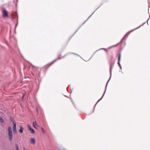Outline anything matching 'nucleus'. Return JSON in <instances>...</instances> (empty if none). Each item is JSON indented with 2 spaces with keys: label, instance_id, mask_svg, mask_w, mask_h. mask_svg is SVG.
<instances>
[{
  "label": "nucleus",
  "instance_id": "1",
  "mask_svg": "<svg viewBox=\"0 0 150 150\" xmlns=\"http://www.w3.org/2000/svg\"><path fill=\"white\" fill-rule=\"evenodd\" d=\"M8 135L9 140L11 141L12 139L13 134L11 129V127L8 128Z\"/></svg>",
  "mask_w": 150,
  "mask_h": 150
},
{
  "label": "nucleus",
  "instance_id": "2",
  "mask_svg": "<svg viewBox=\"0 0 150 150\" xmlns=\"http://www.w3.org/2000/svg\"><path fill=\"white\" fill-rule=\"evenodd\" d=\"M3 16L5 18H8V15L7 11L5 9L2 10Z\"/></svg>",
  "mask_w": 150,
  "mask_h": 150
},
{
  "label": "nucleus",
  "instance_id": "3",
  "mask_svg": "<svg viewBox=\"0 0 150 150\" xmlns=\"http://www.w3.org/2000/svg\"><path fill=\"white\" fill-rule=\"evenodd\" d=\"M31 143L32 144H35V139L34 138H31L30 139Z\"/></svg>",
  "mask_w": 150,
  "mask_h": 150
},
{
  "label": "nucleus",
  "instance_id": "4",
  "mask_svg": "<svg viewBox=\"0 0 150 150\" xmlns=\"http://www.w3.org/2000/svg\"><path fill=\"white\" fill-rule=\"evenodd\" d=\"M16 18L17 19L18 18L17 14L16 12L12 14V18Z\"/></svg>",
  "mask_w": 150,
  "mask_h": 150
},
{
  "label": "nucleus",
  "instance_id": "5",
  "mask_svg": "<svg viewBox=\"0 0 150 150\" xmlns=\"http://www.w3.org/2000/svg\"><path fill=\"white\" fill-rule=\"evenodd\" d=\"M33 127L35 129H37V127H36V126L38 127H39L38 125L37 124L36 121H35L33 122Z\"/></svg>",
  "mask_w": 150,
  "mask_h": 150
},
{
  "label": "nucleus",
  "instance_id": "6",
  "mask_svg": "<svg viewBox=\"0 0 150 150\" xmlns=\"http://www.w3.org/2000/svg\"><path fill=\"white\" fill-rule=\"evenodd\" d=\"M23 128L22 126L20 125V129H19V131H18L20 133H22L23 132Z\"/></svg>",
  "mask_w": 150,
  "mask_h": 150
},
{
  "label": "nucleus",
  "instance_id": "7",
  "mask_svg": "<svg viewBox=\"0 0 150 150\" xmlns=\"http://www.w3.org/2000/svg\"><path fill=\"white\" fill-rule=\"evenodd\" d=\"M13 131L14 133L16 132V124L13 123Z\"/></svg>",
  "mask_w": 150,
  "mask_h": 150
},
{
  "label": "nucleus",
  "instance_id": "8",
  "mask_svg": "<svg viewBox=\"0 0 150 150\" xmlns=\"http://www.w3.org/2000/svg\"><path fill=\"white\" fill-rule=\"evenodd\" d=\"M120 58H121V53H120L119 54V57H118V64L120 67Z\"/></svg>",
  "mask_w": 150,
  "mask_h": 150
},
{
  "label": "nucleus",
  "instance_id": "9",
  "mask_svg": "<svg viewBox=\"0 0 150 150\" xmlns=\"http://www.w3.org/2000/svg\"><path fill=\"white\" fill-rule=\"evenodd\" d=\"M38 67L35 66H33V70L36 71L38 70Z\"/></svg>",
  "mask_w": 150,
  "mask_h": 150
},
{
  "label": "nucleus",
  "instance_id": "10",
  "mask_svg": "<svg viewBox=\"0 0 150 150\" xmlns=\"http://www.w3.org/2000/svg\"><path fill=\"white\" fill-rule=\"evenodd\" d=\"M28 131H30L32 134H34L35 133V130L33 129L32 128Z\"/></svg>",
  "mask_w": 150,
  "mask_h": 150
},
{
  "label": "nucleus",
  "instance_id": "11",
  "mask_svg": "<svg viewBox=\"0 0 150 150\" xmlns=\"http://www.w3.org/2000/svg\"><path fill=\"white\" fill-rule=\"evenodd\" d=\"M10 119H11V121L13 123H13L16 124L14 120L12 117H10Z\"/></svg>",
  "mask_w": 150,
  "mask_h": 150
},
{
  "label": "nucleus",
  "instance_id": "12",
  "mask_svg": "<svg viewBox=\"0 0 150 150\" xmlns=\"http://www.w3.org/2000/svg\"><path fill=\"white\" fill-rule=\"evenodd\" d=\"M27 127L28 130H29L30 129H32L30 125V124H28L27 125Z\"/></svg>",
  "mask_w": 150,
  "mask_h": 150
},
{
  "label": "nucleus",
  "instance_id": "13",
  "mask_svg": "<svg viewBox=\"0 0 150 150\" xmlns=\"http://www.w3.org/2000/svg\"><path fill=\"white\" fill-rule=\"evenodd\" d=\"M0 122L1 123H3L4 122L3 119L1 117H0Z\"/></svg>",
  "mask_w": 150,
  "mask_h": 150
},
{
  "label": "nucleus",
  "instance_id": "14",
  "mask_svg": "<svg viewBox=\"0 0 150 150\" xmlns=\"http://www.w3.org/2000/svg\"><path fill=\"white\" fill-rule=\"evenodd\" d=\"M16 150H19L18 146L17 145H16Z\"/></svg>",
  "mask_w": 150,
  "mask_h": 150
},
{
  "label": "nucleus",
  "instance_id": "15",
  "mask_svg": "<svg viewBox=\"0 0 150 150\" xmlns=\"http://www.w3.org/2000/svg\"><path fill=\"white\" fill-rule=\"evenodd\" d=\"M41 130H42V132H45V131H44V129L42 127L41 128Z\"/></svg>",
  "mask_w": 150,
  "mask_h": 150
},
{
  "label": "nucleus",
  "instance_id": "16",
  "mask_svg": "<svg viewBox=\"0 0 150 150\" xmlns=\"http://www.w3.org/2000/svg\"><path fill=\"white\" fill-rule=\"evenodd\" d=\"M56 61V60H54V61H53V62H52L50 64V65H51V64H52L54 62H55Z\"/></svg>",
  "mask_w": 150,
  "mask_h": 150
}]
</instances>
